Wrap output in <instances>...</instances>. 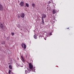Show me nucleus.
<instances>
[{
    "instance_id": "1",
    "label": "nucleus",
    "mask_w": 74,
    "mask_h": 74,
    "mask_svg": "<svg viewBox=\"0 0 74 74\" xmlns=\"http://www.w3.org/2000/svg\"><path fill=\"white\" fill-rule=\"evenodd\" d=\"M29 68L30 69L32 70V71H35V69H33V66L32 65V63H29Z\"/></svg>"
},
{
    "instance_id": "2",
    "label": "nucleus",
    "mask_w": 74,
    "mask_h": 74,
    "mask_svg": "<svg viewBox=\"0 0 74 74\" xmlns=\"http://www.w3.org/2000/svg\"><path fill=\"white\" fill-rule=\"evenodd\" d=\"M21 46L22 48H23L24 46V49H26V44H25L22 43L21 45Z\"/></svg>"
},
{
    "instance_id": "3",
    "label": "nucleus",
    "mask_w": 74,
    "mask_h": 74,
    "mask_svg": "<svg viewBox=\"0 0 74 74\" xmlns=\"http://www.w3.org/2000/svg\"><path fill=\"white\" fill-rule=\"evenodd\" d=\"M21 16L22 18H23L25 17V13H22L21 14Z\"/></svg>"
},
{
    "instance_id": "4",
    "label": "nucleus",
    "mask_w": 74,
    "mask_h": 74,
    "mask_svg": "<svg viewBox=\"0 0 74 74\" xmlns=\"http://www.w3.org/2000/svg\"><path fill=\"white\" fill-rule=\"evenodd\" d=\"M42 19H43V18H45L47 17V16L45 14H42Z\"/></svg>"
},
{
    "instance_id": "5",
    "label": "nucleus",
    "mask_w": 74,
    "mask_h": 74,
    "mask_svg": "<svg viewBox=\"0 0 74 74\" xmlns=\"http://www.w3.org/2000/svg\"><path fill=\"white\" fill-rule=\"evenodd\" d=\"M3 10V5L0 4V11H2Z\"/></svg>"
},
{
    "instance_id": "6",
    "label": "nucleus",
    "mask_w": 74,
    "mask_h": 74,
    "mask_svg": "<svg viewBox=\"0 0 74 74\" xmlns=\"http://www.w3.org/2000/svg\"><path fill=\"white\" fill-rule=\"evenodd\" d=\"M57 12V10H55V9H53V10L52 12L53 14H56V12Z\"/></svg>"
},
{
    "instance_id": "7",
    "label": "nucleus",
    "mask_w": 74,
    "mask_h": 74,
    "mask_svg": "<svg viewBox=\"0 0 74 74\" xmlns=\"http://www.w3.org/2000/svg\"><path fill=\"white\" fill-rule=\"evenodd\" d=\"M0 27L2 29H3V30H4V29H3V24L2 23H1L0 24Z\"/></svg>"
},
{
    "instance_id": "8",
    "label": "nucleus",
    "mask_w": 74,
    "mask_h": 74,
    "mask_svg": "<svg viewBox=\"0 0 74 74\" xmlns=\"http://www.w3.org/2000/svg\"><path fill=\"white\" fill-rule=\"evenodd\" d=\"M20 4L21 6V7H23V6H24V3H23L22 1L20 2Z\"/></svg>"
},
{
    "instance_id": "9",
    "label": "nucleus",
    "mask_w": 74,
    "mask_h": 74,
    "mask_svg": "<svg viewBox=\"0 0 74 74\" xmlns=\"http://www.w3.org/2000/svg\"><path fill=\"white\" fill-rule=\"evenodd\" d=\"M32 6L34 8H35V7H36V4L34 3H32Z\"/></svg>"
},
{
    "instance_id": "10",
    "label": "nucleus",
    "mask_w": 74,
    "mask_h": 74,
    "mask_svg": "<svg viewBox=\"0 0 74 74\" xmlns=\"http://www.w3.org/2000/svg\"><path fill=\"white\" fill-rule=\"evenodd\" d=\"M9 67L10 69H12V66L11 65H10L9 66Z\"/></svg>"
},
{
    "instance_id": "11",
    "label": "nucleus",
    "mask_w": 74,
    "mask_h": 74,
    "mask_svg": "<svg viewBox=\"0 0 74 74\" xmlns=\"http://www.w3.org/2000/svg\"><path fill=\"white\" fill-rule=\"evenodd\" d=\"M34 37L35 39H37V36H36V35H34Z\"/></svg>"
},
{
    "instance_id": "12",
    "label": "nucleus",
    "mask_w": 74,
    "mask_h": 74,
    "mask_svg": "<svg viewBox=\"0 0 74 74\" xmlns=\"http://www.w3.org/2000/svg\"><path fill=\"white\" fill-rule=\"evenodd\" d=\"M42 23H44V18H42Z\"/></svg>"
},
{
    "instance_id": "13",
    "label": "nucleus",
    "mask_w": 74,
    "mask_h": 74,
    "mask_svg": "<svg viewBox=\"0 0 74 74\" xmlns=\"http://www.w3.org/2000/svg\"><path fill=\"white\" fill-rule=\"evenodd\" d=\"M1 44H5V42H4V41H2L1 43Z\"/></svg>"
},
{
    "instance_id": "14",
    "label": "nucleus",
    "mask_w": 74,
    "mask_h": 74,
    "mask_svg": "<svg viewBox=\"0 0 74 74\" xmlns=\"http://www.w3.org/2000/svg\"><path fill=\"white\" fill-rule=\"evenodd\" d=\"M26 7H29V4L28 3H26Z\"/></svg>"
},
{
    "instance_id": "15",
    "label": "nucleus",
    "mask_w": 74,
    "mask_h": 74,
    "mask_svg": "<svg viewBox=\"0 0 74 74\" xmlns=\"http://www.w3.org/2000/svg\"><path fill=\"white\" fill-rule=\"evenodd\" d=\"M17 27H18V28H20L21 27V25H17Z\"/></svg>"
},
{
    "instance_id": "16",
    "label": "nucleus",
    "mask_w": 74,
    "mask_h": 74,
    "mask_svg": "<svg viewBox=\"0 0 74 74\" xmlns=\"http://www.w3.org/2000/svg\"><path fill=\"white\" fill-rule=\"evenodd\" d=\"M11 34L12 36H14V35H15V34L14 32H12V33Z\"/></svg>"
},
{
    "instance_id": "17",
    "label": "nucleus",
    "mask_w": 74,
    "mask_h": 74,
    "mask_svg": "<svg viewBox=\"0 0 74 74\" xmlns=\"http://www.w3.org/2000/svg\"><path fill=\"white\" fill-rule=\"evenodd\" d=\"M21 58H22V59L23 60H24V59H23V56H21Z\"/></svg>"
},
{
    "instance_id": "18",
    "label": "nucleus",
    "mask_w": 74,
    "mask_h": 74,
    "mask_svg": "<svg viewBox=\"0 0 74 74\" xmlns=\"http://www.w3.org/2000/svg\"><path fill=\"white\" fill-rule=\"evenodd\" d=\"M17 18L19 19V18H21V16L19 15H18L17 16Z\"/></svg>"
},
{
    "instance_id": "19",
    "label": "nucleus",
    "mask_w": 74,
    "mask_h": 74,
    "mask_svg": "<svg viewBox=\"0 0 74 74\" xmlns=\"http://www.w3.org/2000/svg\"><path fill=\"white\" fill-rule=\"evenodd\" d=\"M47 9L48 11H49V8L48 7L47 8Z\"/></svg>"
},
{
    "instance_id": "20",
    "label": "nucleus",
    "mask_w": 74,
    "mask_h": 74,
    "mask_svg": "<svg viewBox=\"0 0 74 74\" xmlns=\"http://www.w3.org/2000/svg\"><path fill=\"white\" fill-rule=\"evenodd\" d=\"M25 73L26 74H27V71L26 70L25 71Z\"/></svg>"
},
{
    "instance_id": "21",
    "label": "nucleus",
    "mask_w": 74,
    "mask_h": 74,
    "mask_svg": "<svg viewBox=\"0 0 74 74\" xmlns=\"http://www.w3.org/2000/svg\"><path fill=\"white\" fill-rule=\"evenodd\" d=\"M10 73H11V71L9 70L8 72L9 74H10Z\"/></svg>"
},
{
    "instance_id": "22",
    "label": "nucleus",
    "mask_w": 74,
    "mask_h": 74,
    "mask_svg": "<svg viewBox=\"0 0 74 74\" xmlns=\"http://www.w3.org/2000/svg\"><path fill=\"white\" fill-rule=\"evenodd\" d=\"M50 3H51V2L50 1H49V4H50Z\"/></svg>"
},
{
    "instance_id": "23",
    "label": "nucleus",
    "mask_w": 74,
    "mask_h": 74,
    "mask_svg": "<svg viewBox=\"0 0 74 74\" xmlns=\"http://www.w3.org/2000/svg\"><path fill=\"white\" fill-rule=\"evenodd\" d=\"M50 36H51V35H52V33H50Z\"/></svg>"
},
{
    "instance_id": "24",
    "label": "nucleus",
    "mask_w": 74,
    "mask_h": 74,
    "mask_svg": "<svg viewBox=\"0 0 74 74\" xmlns=\"http://www.w3.org/2000/svg\"><path fill=\"white\" fill-rule=\"evenodd\" d=\"M8 64H9V65H10V63H9Z\"/></svg>"
},
{
    "instance_id": "25",
    "label": "nucleus",
    "mask_w": 74,
    "mask_h": 74,
    "mask_svg": "<svg viewBox=\"0 0 74 74\" xmlns=\"http://www.w3.org/2000/svg\"><path fill=\"white\" fill-rule=\"evenodd\" d=\"M45 40H46V38H45Z\"/></svg>"
}]
</instances>
